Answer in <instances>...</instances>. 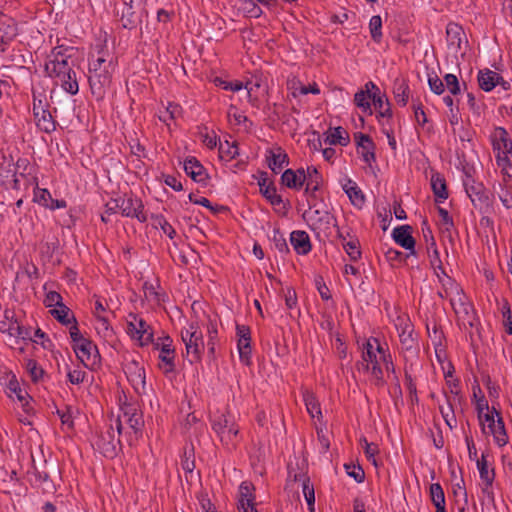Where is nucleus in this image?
<instances>
[{
  "mask_svg": "<svg viewBox=\"0 0 512 512\" xmlns=\"http://www.w3.org/2000/svg\"><path fill=\"white\" fill-rule=\"evenodd\" d=\"M431 187L437 201H443L448 198L445 180L439 174L431 177Z\"/></svg>",
  "mask_w": 512,
  "mask_h": 512,
  "instance_id": "7c9ffc66",
  "label": "nucleus"
},
{
  "mask_svg": "<svg viewBox=\"0 0 512 512\" xmlns=\"http://www.w3.org/2000/svg\"><path fill=\"white\" fill-rule=\"evenodd\" d=\"M120 212L126 217H135L140 222L146 221V216L143 212V205L141 200L127 197L120 198Z\"/></svg>",
  "mask_w": 512,
  "mask_h": 512,
  "instance_id": "9d476101",
  "label": "nucleus"
},
{
  "mask_svg": "<svg viewBox=\"0 0 512 512\" xmlns=\"http://www.w3.org/2000/svg\"><path fill=\"white\" fill-rule=\"evenodd\" d=\"M344 467H345L346 473L350 477L354 478L355 481H357L358 483H361L364 480L365 473L361 467L355 466V465H350V464H345Z\"/></svg>",
  "mask_w": 512,
  "mask_h": 512,
  "instance_id": "5fc2aeb1",
  "label": "nucleus"
},
{
  "mask_svg": "<svg viewBox=\"0 0 512 512\" xmlns=\"http://www.w3.org/2000/svg\"><path fill=\"white\" fill-rule=\"evenodd\" d=\"M466 192H467L469 198L471 199L472 203L474 204V206H477V202H481L482 201L483 195L481 194V187L480 186H478V187H474V186L466 187Z\"/></svg>",
  "mask_w": 512,
  "mask_h": 512,
  "instance_id": "e2e57ef3",
  "label": "nucleus"
},
{
  "mask_svg": "<svg viewBox=\"0 0 512 512\" xmlns=\"http://www.w3.org/2000/svg\"><path fill=\"white\" fill-rule=\"evenodd\" d=\"M96 330L105 340H111L114 336L113 329L109 325L108 318L106 316H99L96 318Z\"/></svg>",
  "mask_w": 512,
  "mask_h": 512,
  "instance_id": "c9c22d12",
  "label": "nucleus"
},
{
  "mask_svg": "<svg viewBox=\"0 0 512 512\" xmlns=\"http://www.w3.org/2000/svg\"><path fill=\"white\" fill-rule=\"evenodd\" d=\"M174 349L171 348L170 344H163L161 346V352L159 355L160 363L159 367L165 374L174 371Z\"/></svg>",
  "mask_w": 512,
  "mask_h": 512,
  "instance_id": "b1692460",
  "label": "nucleus"
},
{
  "mask_svg": "<svg viewBox=\"0 0 512 512\" xmlns=\"http://www.w3.org/2000/svg\"><path fill=\"white\" fill-rule=\"evenodd\" d=\"M44 303L47 307H60V305H64L62 302L61 295L56 291H50L47 293Z\"/></svg>",
  "mask_w": 512,
  "mask_h": 512,
  "instance_id": "6e6d98bb",
  "label": "nucleus"
},
{
  "mask_svg": "<svg viewBox=\"0 0 512 512\" xmlns=\"http://www.w3.org/2000/svg\"><path fill=\"white\" fill-rule=\"evenodd\" d=\"M393 239L397 244L413 252L415 240L411 235V227L408 225L399 226L393 230Z\"/></svg>",
  "mask_w": 512,
  "mask_h": 512,
  "instance_id": "a211bd4d",
  "label": "nucleus"
},
{
  "mask_svg": "<svg viewBox=\"0 0 512 512\" xmlns=\"http://www.w3.org/2000/svg\"><path fill=\"white\" fill-rule=\"evenodd\" d=\"M186 357L190 363L198 362L204 351L203 334L197 323H190L181 331Z\"/></svg>",
  "mask_w": 512,
  "mask_h": 512,
  "instance_id": "20e7f679",
  "label": "nucleus"
},
{
  "mask_svg": "<svg viewBox=\"0 0 512 512\" xmlns=\"http://www.w3.org/2000/svg\"><path fill=\"white\" fill-rule=\"evenodd\" d=\"M227 117L230 122V124L233 125H241L242 123H245L248 121L247 117L241 114L237 108L233 105H231L227 112Z\"/></svg>",
  "mask_w": 512,
  "mask_h": 512,
  "instance_id": "de8ad7c7",
  "label": "nucleus"
},
{
  "mask_svg": "<svg viewBox=\"0 0 512 512\" xmlns=\"http://www.w3.org/2000/svg\"><path fill=\"white\" fill-rule=\"evenodd\" d=\"M371 37L374 41L379 42L382 36L381 28H382V20L378 15L373 16L370 19L369 23Z\"/></svg>",
  "mask_w": 512,
  "mask_h": 512,
  "instance_id": "49530a36",
  "label": "nucleus"
},
{
  "mask_svg": "<svg viewBox=\"0 0 512 512\" xmlns=\"http://www.w3.org/2000/svg\"><path fill=\"white\" fill-rule=\"evenodd\" d=\"M50 312L63 325H68L72 321L75 322V318L70 314V309L65 305H60V307L54 308Z\"/></svg>",
  "mask_w": 512,
  "mask_h": 512,
  "instance_id": "4c0bfd02",
  "label": "nucleus"
},
{
  "mask_svg": "<svg viewBox=\"0 0 512 512\" xmlns=\"http://www.w3.org/2000/svg\"><path fill=\"white\" fill-rule=\"evenodd\" d=\"M395 99L398 104L405 106L408 101V86L400 83L395 89Z\"/></svg>",
  "mask_w": 512,
  "mask_h": 512,
  "instance_id": "864d4df0",
  "label": "nucleus"
},
{
  "mask_svg": "<svg viewBox=\"0 0 512 512\" xmlns=\"http://www.w3.org/2000/svg\"><path fill=\"white\" fill-rule=\"evenodd\" d=\"M503 316L506 317V331L509 334H512V316L510 314V308L507 306V304L503 307Z\"/></svg>",
  "mask_w": 512,
  "mask_h": 512,
  "instance_id": "338daca9",
  "label": "nucleus"
},
{
  "mask_svg": "<svg viewBox=\"0 0 512 512\" xmlns=\"http://www.w3.org/2000/svg\"><path fill=\"white\" fill-rule=\"evenodd\" d=\"M395 326L399 331L400 342L405 350H410L414 345L413 329L407 318L399 316Z\"/></svg>",
  "mask_w": 512,
  "mask_h": 512,
  "instance_id": "2eb2a0df",
  "label": "nucleus"
},
{
  "mask_svg": "<svg viewBox=\"0 0 512 512\" xmlns=\"http://www.w3.org/2000/svg\"><path fill=\"white\" fill-rule=\"evenodd\" d=\"M322 183V177L318 170L310 166L305 170V193L310 196H314L315 192L320 189Z\"/></svg>",
  "mask_w": 512,
  "mask_h": 512,
  "instance_id": "aec40b11",
  "label": "nucleus"
},
{
  "mask_svg": "<svg viewBox=\"0 0 512 512\" xmlns=\"http://www.w3.org/2000/svg\"><path fill=\"white\" fill-rule=\"evenodd\" d=\"M261 86H262V84H261V81H259V80L256 81L255 83L247 82L246 85H245V88L247 90L246 94H247L248 101L253 106H258V98L255 95V91L257 89H259Z\"/></svg>",
  "mask_w": 512,
  "mask_h": 512,
  "instance_id": "8fccbe9b",
  "label": "nucleus"
},
{
  "mask_svg": "<svg viewBox=\"0 0 512 512\" xmlns=\"http://www.w3.org/2000/svg\"><path fill=\"white\" fill-rule=\"evenodd\" d=\"M372 100H373L375 108L379 110V114L382 117L390 115L389 104L385 103L380 95H377L376 93H374L372 95Z\"/></svg>",
  "mask_w": 512,
  "mask_h": 512,
  "instance_id": "603ef678",
  "label": "nucleus"
},
{
  "mask_svg": "<svg viewBox=\"0 0 512 512\" xmlns=\"http://www.w3.org/2000/svg\"><path fill=\"white\" fill-rule=\"evenodd\" d=\"M507 133L504 129H499V137L500 139L495 142L494 146L499 151L502 152L503 155H507L512 151V142L507 139Z\"/></svg>",
  "mask_w": 512,
  "mask_h": 512,
  "instance_id": "79ce46f5",
  "label": "nucleus"
},
{
  "mask_svg": "<svg viewBox=\"0 0 512 512\" xmlns=\"http://www.w3.org/2000/svg\"><path fill=\"white\" fill-rule=\"evenodd\" d=\"M220 158L231 160L238 155V146L235 142L229 143V141L221 142L219 145Z\"/></svg>",
  "mask_w": 512,
  "mask_h": 512,
  "instance_id": "58836bf2",
  "label": "nucleus"
},
{
  "mask_svg": "<svg viewBox=\"0 0 512 512\" xmlns=\"http://www.w3.org/2000/svg\"><path fill=\"white\" fill-rule=\"evenodd\" d=\"M182 114V109L179 105L168 103L164 111L159 112V119L169 125V120H176Z\"/></svg>",
  "mask_w": 512,
  "mask_h": 512,
  "instance_id": "f704fd0d",
  "label": "nucleus"
},
{
  "mask_svg": "<svg viewBox=\"0 0 512 512\" xmlns=\"http://www.w3.org/2000/svg\"><path fill=\"white\" fill-rule=\"evenodd\" d=\"M135 319V325L137 326V339L141 346L148 345L153 340V332L151 327L142 319L136 315H131Z\"/></svg>",
  "mask_w": 512,
  "mask_h": 512,
  "instance_id": "393cba45",
  "label": "nucleus"
},
{
  "mask_svg": "<svg viewBox=\"0 0 512 512\" xmlns=\"http://www.w3.org/2000/svg\"><path fill=\"white\" fill-rule=\"evenodd\" d=\"M184 170L196 182H204L206 180L204 167L196 158H187L184 162Z\"/></svg>",
  "mask_w": 512,
  "mask_h": 512,
  "instance_id": "4be33fe9",
  "label": "nucleus"
},
{
  "mask_svg": "<svg viewBox=\"0 0 512 512\" xmlns=\"http://www.w3.org/2000/svg\"><path fill=\"white\" fill-rule=\"evenodd\" d=\"M120 440L116 437L113 427L104 435L99 436L96 445L101 453L106 457H113L116 454Z\"/></svg>",
  "mask_w": 512,
  "mask_h": 512,
  "instance_id": "4468645a",
  "label": "nucleus"
},
{
  "mask_svg": "<svg viewBox=\"0 0 512 512\" xmlns=\"http://www.w3.org/2000/svg\"><path fill=\"white\" fill-rule=\"evenodd\" d=\"M448 57L452 62L457 61L459 55L464 56L467 48V39L464 30L456 23H449L446 28Z\"/></svg>",
  "mask_w": 512,
  "mask_h": 512,
  "instance_id": "39448f33",
  "label": "nucleus"
},
{
  "mask_svg": "<svg viewBox=\"0 0 512 512\" xmlns=\"http://www.w3.org/2000/svg\"><path fill=\"white\" fill-rule=\"evenodd\" d=\"M498 81L499 74L492 70H481L478 73V83L480 88L484 91H491L497 85Z\"/></svg>",
  "mask_w": 512,
  "mask_h": 512,
  "instance_id": "a878e982",
  "label": "nucleus"
},
{
  "mask_svg": "<svg viewBox=\"0 0 512 512\" xmlns=\"http://www.w3.org/2000/svg\"><path fill=\"white\" fill-rule=\"evenodd\" d=\"M360 443L364 449L367 458L373 463V465L377 466L375 456L379 452L378 446L374 443H369L366 438H361Z\"/></svg>",
  "mask_w": 512,
  "mask_h": 512,
  "instance_id": "a18cd8bd",
  "label": "nucleus"
},
{
  "mask_svg": "<svg viewBox=\"0 0 512 512\" xmlns=\"http://www.w3.org/2000/svg\"><path fill=\"white\" fill-rule=\"evenodd\" d=\"M494 412L497 415V420H495L493 414H490L488 412L485 413L483 421V431L485 433L492 434L497 445L502 447L507 444L508 436L502 418L495 409Z\"/></svg>",
  "mask_w": 512,
  "mask_h": 512,
  "instance_id": "0eeeda50",
  "label": "nucleus"
},
{
  "mask_svg": "<svg viewBox=\"0 0 512 512\" xmlns=\"http://www.w3.org/2000/svg\"><path fill=\"white\" fill-rule=\"evenodd\" d=\"M238 350L241 361L249 364L251 355L250 338L238 339Z\"/></svg>",
  "mask_w": 512,
  "mask_h": 512,
  "instance_id": "c03bdc74",
  "label": "nucleus"
},
{
  "mask_svg": "<svg viewBox=\"0 0 512 512\" xmlns=\"http://www.w3.org/2000/svg\"><path fill=\"white\" fill-rule=\"evenodd\" d=\"M500 200L507 209L512 207V194L508 190L502 191V194H500Z\"/></svg>",
  "mask_w": 512,
  "mask_h": 512,
  "instance_id": "774afa93",
  "label": "nucleus"
},
{
  "mask_svg": "<svg viewBox=\"0 0 512 512\" xmlns=\"http://www.w3.org/2000/svg\"><path fill=\"white\" fill-rule=\"evenodd\" d=\"M7 389L9 397H13V395H15L19 402H21L23 405L27 403L28 394L20 387L19 382L15 376H12V378L9 380Z\"/></svg>",
  "mask_w": 512,
  "mask_h": 512,
  "instance_id": "72a5a7b5",
  "label": "nucleus"
},
{
  "mask_svg": "<svg viewBox=\"0 0 512 512\" xmlns=\"http://www.w3.org/2000/svg\"><path fill=\"white\" fill-rule=\"evenodd\" d=\"M73 348L77 357L86 367L95 363L98 357V351L91 341L88 339L81 340L79 344H74Z\"/></svg>",
  "mask_w": 512,
  "mask_h": 512,
  "instance_id": "9b49d317",
  "label": "nucleus"
},
{
  "mask_svg": "<svg viewBox=\"0 0 512 512\" xmlns=\"http://www.w3.org/2000/svg\"><path fill=\"white\" fill-rule=\"evenodd\" d=\"M477 467L480 473V477L487 485H491L494 479L493 470H489L488 463L484 455L481 459L477 460Z\"/></svg>",
  "mask_w": 512,
  "mask_h": 512,
  "instance_id": "ea45409f",
  "label": "nucleus"
},
{
  "mask_svg": "<svg viewBox=\"0 0 512 512\" xmlns=\"http://www.w3.org/2000/svg\"><path fill=\"white\" fill-rule=\"evenodd\" d=\"M254 486L250 482H242L239 487V504L238 509L243 512H248V508L254 502L253 494Z\"/></svg>",
  "mask_w": 512,
  "mask_h": 512,
  "instance_id": "412c9836",
  "label": "nucleus"
},
{
  "mask_svg": "<svg viewBox=\"0 0 512 512\" xmlns=\"http://www.w3.org/2000/svg\"><path fill=\"white\" fill-rule=\"evenodd\" d=\"M114 69L113 59L108 61L103 67V71H98L89 75V83L91 86L92 93L97 97H103L105 88L111 83V73Z\"/></svg>",
  "mask_w": 512,
  "mask_h": 512,
  "instance_id": "6e6552de",
  "label": "nucleus"
},
{
  "mask_svg": "<svg viewBox=\"0 0 512 512\" xmlns=\"http://www.w3.org/2000/svg\"><path fill=\"white\" fill-rule=\"evenodd\" d=\"M357 143L358 154L362 157L363 161L371 166L375 161V145L368 135L362 133L355 134Z\"/></svg>",
  "mask_w": 512,
  "mask_h": 512,
  "instance_id": "f8f14e48",
  "label": "nucleus"
},
{
  "mask_svg": "<svg viewBox=\"0 0 512 512\" xmlns=\"http://www.w3.org/2000/svg\"><path fill=\"white\" fill-rule=\"evenodd\" d=\"M343 189L354 205L361 206L364 203V195L354 181L348 179Z\"/></svg>",
  "mask_w": 512,
  "mask_h": 512,
  "instance_id": "c85d7f7f",
  "label": "nucleus"
},
{
  "mask_svg": "<svg viewBox=\"0 0 512 512\" xmlns=\"http://www.w3.org/2000/svg\"><path fill=\"white\" fill-rule=\"evenodd\" d=\"M290 242L298 254H307L311 250L309 236L305 231H293Z\"/></svg>",
  "mask_w": 512,
  "mask_h": 512,
  "instance_id": "5701e85b",
  "label": "nucleus"
},
{
  "mask_svg": "<svg viewBox=\"0 0 512 512\" xmlns=\"http://www.w3.org/2000/svg\"><path fill=\"white\" fill-rule=\"evenodd\" d=\"M123 418L135 432L141 430L144 425L142 413L132 406L124 410Z\"/></svg>",
  "mask_w": 512,
  "mask_h": 512,
  "instance_id": "bb28decb",
  "label": "nucleus"
},
{
  "mask_svg": "<svg viewBox=\"0 0 512 512\" xmlns=\"http://www.w3.org/2000/svg\"><path fill=\"white\" fill-rule=\"evenodd\" d=\"M449 92L453 95L460 93V86L457 77L454 74H446L444 77Z\"/></svg>",
  "mask_w": 512,
  "mask_h": 512,
  "instance_id": "4d7b16f0",
  "label": "nucleus"
},
{
  "mask_svg": "<svg viewBox=\"0 0 512 512\" xmlns=\"http://www.w3.org/2000/svg\"><path fill=\"white\" fill-rule=\"evenodd\" d=\"M212 427L223 445L227 447L235 445L239 428L227 415H220L217 420H214Z\"/></svg>",
  "mask_w": 512,
  "mask_h": 512,
  "instance_id": "423d86ee",
  "label": "nucleus"
},
{
  "mask_svg": "<svg viewBox=\"0 0 512 512\" xmlns=\"http://www.w3.org/2000/svg\"><path fill=\"white\" fill-rule=\"evenodd\" d=\"M73 48L63 45L52 49L47 56L45 63V72L48 77L55 80L64 91L75 95L79 91V85L76 72L73 70L70 60L72 58Z\"/></svg>",
  "mask_w": 512,
  "mask_h": 512,
  "instance_id": "f257e3e1",
  "label": "nucleus"
},
{
  "mask_svg": "<svg viewBox=\"0 0 512 512\" xmlns=\"http://www.w3.org/2000/svg\"><path fill=\"white\" fill-rule=\"evenodd\" d=\"M343 248L352 261H357L361 257V251L357 241H348L343 243Z\"/></svg>",
  "mask_w": 512,
  "mask_h": 512,
  "instance_id": "3c124183",
  "label": "nucleus"
},
{
  "mask_svg": "<svg viewBox=\"0 0 512 512\" xmlns=\"http://www.w3.org/2000/svg\"><path fill=\"white\" fill-rule=\"evenodd\" d=\"M381 361L385 362L386 368L389 369L385 353L378 340L376 338L368 339L363 345L362 360L357 363L358 370L370 372L375 380L380 381L383 376Z\"/></svg>",
  "mask_w": 512,
  "mask_h": 512,
  "instance_id": "7ed1b4c3",
  "label": "nucleus"
},
{
  "mask_svg": "<svg viewBox=\"0 0 512 512\" xmlns=\"http://www.w3.org/2000/svg\"><path fill=\"white\" fill-rule=\"evenodd\" d=\"M34 118L36 125L43 131L49 133L55 129V123L52 119V115L49 111L44 108L42 101L36 102L34 100L33 105Z\"/></svg>",
  "mask_w": 512,
  "mask_h": 512,
  "instance_id": "ddd939ff",
  "label": "nucleus"
},
{
  "mask_svg": "<svg viewBox=\"0 0 512 512\" xmlns=\"http://www.w3.org/2000/svg\"><path fill=\"white\" fill-rule=\"evenodd\" d=\"M428 84L430 86V89L435 93V94H442L443 91H444V84L442 82V80L437 76V75H429V78H428Z\"/></svg>",
  "mask_w": 512,
  "mask_h": 512,
  "instance_id": "bf43d9fd",
  "label": "nucleus"
},
{
  "mask_svg": "<svg viewBox=\"0 0 512 512\" xmlns=\"http://www.w3.org/2000/svg\"><path fill=\"white\" fill-rule=\"evenodd\" d=\"M156 224L170 239L174 238L176 234L175 229L163 217H156Z\"/></svg>",
  "mask_w": 512,
  "mask_h": 512,
  "instance_id": "680f3d73",
  "label": "nucleus"
},
{
  "mask_svg": "<svg viewBox=\"0 0 512 512\" xmlns=\"http://www.w3.org/2000/svg\"><path fill=\"white\" fill-rule=\"evenodd\" d=\"M267 153L268 166L273 172H279L288 164V156L281 147L269 149Z\"/></svg>",
  "mask_w": 512,
  "mask_h": 512,
  "instance_id": "6ab92c4d",
  "label": "nucleus"
},
{
  "mask_svg": "<svg viewBox=\"0 0 512 512\" xmlns=\"http://www.w3.org/2000/svg\"><path fill=\"white\" fill-rule=\"evenodd\" d=\"M303 400H304L307 412L311 415V417L320 418L322 416L319 402L313 392H311L309 390H304L303 391Z\"/></svg>",
  "mask_w": 512,
  "mask_h": 512,
  "instance_id": "cd10ccee",
  "label": "nucleus"
},
{
  "mask_svg": "<svg viewBox=\"0 0 512 512\" xmlns=\"http://www.w3.org/2000/svg\"><path fill=\"white\" fill-rule=\"evenodd\" d=\"M281 181L288 188L300 189L305 183V169L299 168L296 171L287 169L281 177Z\"/></svg>",
  "mask_w": 512,
  "mask_h": 512,
  "instance_id": "f3484780",
  "label": "nucleus"
},
{
  "mask_svg": "<svg viewBox=\"0 0 512 512\" xmlns=\"http://www.w3.org/2000/svg\"><path fill=\"white\" fill-rule=\"evenodd\" d=\"M34 200L44 207L50 208L52 210L55 209L54 199L52 198L50 192L46 189H38L35 191Z\"/></svg>",
  "mask_w": 512,
  "mask_h": 512,
  "instance_id": "a19ab883",
  "label": "nucleus"
},
{
  "mask_svg": "<svg viewBox=\"0 0 512 512\" xmlns=\"http://www.w3.org/2000/svg\"><path fill=\"white\" fill-rule=\"evenodd\" d=\"M85 372L80 370H74L68 373L69 381L72 384H79L84 380Z\"/></svg>",
  "mask_w": 512,
  "mask_h": 512,
  "instance_id": "69168bd1",
  "label": "nucleus"
},
{
  "mask_svg": "<svg viewBox=\"0 0 512 512\" xmlns=\"http://www.w3.org/2000/svg\"><path fill=\"white\" fill-rule=\"evenodd\" d=\"M16 36L14 20L0 13V50Z\"/></svg>",
  "mask_w": 512,
  "mask_h": 512,
  "instance_id": "dca6fc26",
  "label": "nucleus"
},
{
  "mask_svg": "<svg viewBox=\"0 0 512 512\" xmlns=\"http://www.w3.org/2000/svg\"><path fill=\"white\" fill-rule=\"evenodd\" d=\"M141 18L140 15L136 14L131 6H125L122 15L120 18V22L122 27L125 29H134L140 23Z\"/></svg>",
  "mask_w": 512,
  "mask_h": 512,
  "instance_id": "c756f323",
  "label": "nucleus"
},
{
  "mask_svg": "<svg viewBox=\"0 0 512 512\" xmlns=\"http://www.w3.org/2000/svg\"><path fill=\"white\" fill-rule=\"evenodd\" d=\"M287 87L291 91L293 97H297L299 94H308V87H306V85H303L300 81L296 79L288 80Z\"/></svg>",
  "mask_w": 512,
  "mask_h": 512,
  "instance_id": "09e8293b",
  "label": "nucleus"
},
{
  "mask_svg": "<svg viewBox=\"0 0 512 512\" xmlns=\"http://www.w3.org/2000/svg\"><path fill=\"white\" fill-rule=\"evenodd\" d=\"M430 496L433 504L436 507V512H446L445 510V496L440 484L435 483L430 487Z\"/></svg>",
  "mask_w": 512,
  "mask_h": 512,
  "instance_id": "2f4dec72",
  "label": "nucleus"
},
{
  "mask_svg": "<svg viewBox=\"0 0 512 512\" xmlns=\"http://www.w3.org/2000/svg\"><path fill=\"white\" fill-rule=\"evenodd\" d=\"M26 369L30 374L32 380L35 382L38 381L43 375V370L40 367H38L37 363L33 360L27 361Z\"/></svg>",
  "mask_w": 512,
  "mask_h": 512,
  "instance_id": "13d9d810",
  "label": "nucleus"
},
{
  "mask_svg": "<svg viewBox=\"0 0 512 512\" xmlns=\"http://www.w3.org/2000/svg\"><path fill=\"white\" fill-rule=\"evenodd\" d=\"M302 490H303V494L306 499V502L309 506V510L311 512H314L315 493H314V487L310 483L309 479H305L303 481Z\"/></svg>",
  "mask_w": 512,
  "mask_h": 512,
  "instance_id": "37998d69",
  "label": "nucleus"
},
{
  "mask_svg": "<svg viewBox=\"0 0 512 512\" xmlns=\"http://www.w3.org/2000/svg\"><path fill=\"white\" fill-rule=\"evenodd\" d=\"M326 140L332 145L346 146L349 143V134L342 127H337L329 132Z\"/></svg>",
  "mask_w": 512,
  "mask_h": 512,
  "instance_id": "473e14b6",
  "label": "nucleus"
},
{
  "mask_svg": "<svg viewBox=\"0 0 512 512\" xmlns=\"http://www.w3.org/2000/svg\"><path fill=\"white\" fill-rule=\"evenodd\" d=\"M261 193L271 202L273 205L280 204L282 202L281 197L276 193L275 187L266 183V179L259 182Z\"/></svg>",
  "mask_w": 512,
  "mask_h": 512,
  "instance_id": "e433bc0d",
  "label": "nucleus"
},
{
  "mask_svg": "<svg viewBox=\"0 0 512 512\" xmlns=\"http://www.w3.org/2000/svg\"><path fill=\"white\" fill-rule=\"evenodd\" d=\"M125 373L135 392L139 395L145 393L146 381L144 368L136 361H132L126 365Z\"/></svg>",
  "mask_w": 512,
  "mask_h": 512,
  "instance_id": "1a4fd4ad",
  "label": "nucleus"
},
{
  "mask_svg": "<svg viewBox=\"0 0 512 512\" xmlns=\"http://www.w3.org/2000/svg\"><path fill=\"white\" fill-rule=\"evenodd\" d=\"M450 284V287H446V298L450 300L459 325L472 336V331L469 329H472L477 322L474 309L459 286L452 282Z\"/></svg>",
  "mask_w": 512,
  "mask_h": 512,
  "instance_id": "f03ea898",
  "label": "nucleus"
},
{
  "mask_svg": "<svg viewBox=\"0 0 512 512\" xmlns=\"http://www.w3.org/2000/svg\"><path fill=\"white\" fill-rule=\"evenodd\" d=\"M368 98H372V95H368L365 91H359L355 94L354 101L358 107L366 110L370 108V104L367 100Z\"/></svg>",
  "mask_w": 512,
  "mask_h": 512,
  "instance_id": "052dcab7",
  "label": "nucleus"
},
{
  "mask_svg": "<svg viewBox=\"0 0 512 512\" xmlns=\"http://www.w3.org/2000/svg\"><path fill=\"white\" fill-rule=\"evenodd\" d=\"M285 303L289 309H292L297 303L296 292L293 289H287L285 294Z\"/></svg>",
  "mask_w": 512,
  "mask_h": 512,
  "instance_id": "0e129e2a",
  "label": "nucleus"
}]
</instances>
